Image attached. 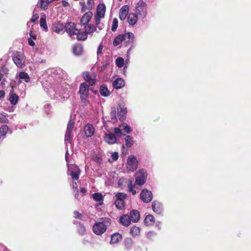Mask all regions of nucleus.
<instances>
[{
  "mask_svg": "<svg viewBox=\"0 0 251 251\" xmlns=\"http://www.w3.org/2000/svg\"><path fill=\"white\" fill-rule=\"evenodd\" d=\"M111 220L108 218H104L101 222L96 223L93 226L94 232L98 235L102 234L106 230L107 227L111 224Z\"/></svg>",
  "mask_w": 251,
  "mask_h": 251,
  "instance_id": "obj_2",
  "label": "nucleus"
},
{
  "mask_svg": "<svg viewBox=\"0 0 251 251\" xmlns=\"http://www.w3.org/2000/svg\"><path fill=\"white\" fill-rule=\"evenodd\" d=\"M125 85V82L123 79L119 77L113 82V86L116 89H121Z\"/></svg>",
  "mask_w": 251,
  "mask_h": 251,
  "instance_id": "obj_19",
  "label": "nucleus"
},
{
  "mask_svg": "<svg viewBox=\"0 0 251 251\" xmlns=\"http://www.w3.org/2000/svg\"><path fill=\"white\" fill-rule=\"evenodd\" d=\"M118 25V21L116 18H114L113 20L111 30L113 31H116V30L117 28Z\"/></svg>",
  "mask_w": 251,
  "mask_h": 251,
  "instance_id": "obj_44",
  "label": "nucleus"
},
{
  "mask_svg": "<svg viewBox=\"0 0 251 251\" xmlns=\"http://www.w3.org/2000/svg\"><path fill=\"white\" fill-rule=\"evenodd\" d=\"M138 16L135 13H129L127 17V22L131 25H135L137 22Z\"/></svg>",
  "mask_w": 251,
  "mask_h": 251,
  "instance_id": "obj_24",
  "label": "nucleus"
},
{
  "mask_svg": "<svg viewBox=\"0 0 251 251\" xmlns=\"http://www.w3.org/2000/svg\"><path fill=\"white\" fill-rule=\"evenodd\" d=\"M65 25L60 22H57L53 24L52 30L57 34H62L64 32Z\"/></svg>",
  "mask_w": 251,
  "mask_h": 251,
  "instance_id": "obj_14",
  "label": "nucleus"
},
{
  "mask_svg": "<svg viewBox=\"0 0 251 251\" xmlns=\"http://www.w3.org/2000/svg\"><path fill=\"white\" fill-rule=\"evenodd\" d=\"M84 26V31H82V32H84L87 36V34H91L95 32L97 30L96 27L92 24H87Z\"/></svg>",
  "mask_w": 251,
  "mask_h": 251,
  "instance_id": "obj_16",
  "label": "nucleus"
},
{
  "mask_svg": "<svg viewBox=\"0 0 251 251\" xmlns=\"http://www.w3.org/2000/svg\"><path fill=\"white\" fill-rule=\"evenodd\" d=\"M130 231L133 236H137L140 234V228L136 226H134L131 227Z\"/></svg>",
  "mask_w": 251,
  "mask_h": 251,
  "instance_id": "obj_36",
  "label": "nucleus"
},
{
  "mask_svg": "<svg viewBox=\"0 0 251 251\" xmlns=\"http://www.w3.org/2000/svg\"><path fill=\"white\" fill-rule=\"evenodd\" d=\"M133 187V186L132 185V181L131 180H128V184H127L128 188H132Z\"/></svg>",
  "mask_w": 251,
  "mask_h": 251,
  "instance_id": "obj_61",
  "label": "nucleus"
},
{
  "mask_svg": "<svg viewBox=\"0 0 251 251\" xmlns=\"http://www.w3.org/2000/svg\"><path fill=\"white\" fill-rule=\"evenodd\" d=\"M152 208L154 212L157 214H160L162 211V204L158 201H153L152 204Z\"/></svg>",
  "mask_w": 251,
  "mask_h": 251,
  "instance_id": "obj_21",
  "label": "nucleus"
},
{
  "mask_svg": "<svg viewBox=\"0 0 251 251\" xmlns=\"http://www.w3.org/2000/svg\"><path fill=\"white\" fill-rule=\"evenodd\" d=\"M75 192V199H77L78 197V190H76V191H74Z\"/></svg>",
  "mask_w": 251,
  "mask_h": 251,
  "instance_id": "obj_63",
  "label": "nucleus"
},
{
  "mask_svg": "<svg viewBox=\"0 0 251 251\" xmlns=\"http://www.w3.org/2000/svg\"><path fill=\"white\" fill-rule=\"evenodd\" d=\"M72 187L74 189V191L78 190L77 185L76 182H73Z\"/></svg>",
  "mask_w": 251,
  "mask_h": 251,
  "instance_id": "obj_58",
  "label": "nucleus"
},
{
  "mask_svg": "<svg viewBox=\"0 0 251 251\" xmlns=\"http://www.w3.org/2000/svg\"><path fill=\"white\" fill-rule=\"evenodd\" d=\"M79 93L81 101L85 102L89 95V86L86 82H83L80 84Z\"/></svg>",
  "mask_w": 251,
  "mask_h": 251,
  "instance_id": "obj_5",
  "label": "nucleus"
},
{
  "mask_svg": "<svg viewBox=\"0 0 251 251\" xmlns=\"http://www.w3.org/2000/svg\"><path fill=\"white\" fill-rule=\"evenodd\" d=\"M100 92L101 96L107 97L110 95V91L105 85H102L100 86Z\"/></svg>",
  "mask_w": 251,
  "mask_h": 251,
  "instance_id": "obj_31",
  "label": "nucleus"
},
{
  "mask_svg": "<svg viewBox=\"0 0 251 251\" xmlns=\"http://www.w3.org/2000/svg\"><path fill=\"white\" fill-rule=\"evenodd\" d=\"M138 167V161L135 156L130 155L126 161V168L128 172H134Z\"/></svg>",
  "mask_w": 251,
  "mask_h": 251,
  "instance_id": "obj_6",
  "label": "nucleus"
},
{
  "mask_svg": "<svg viewBox=\"0 0 251 251\" xmlns=\"http://www.w3.org/2000/svg\"><path fill=\"white\" fill-rule=\"evenodd\" d=\"M116 200L123 201L126 198L127 195L124 193H119L116 195Z\"/></svg>",
  "mask_w": 251,
  "mask_h": 251,
  "instance_id": "obj_42",
  "label": "nucleus"
},
{
  "mask_svg": "<svg viewBox=\"0 0 251 251\" xmlns=\"http://www.w3.org/2000/svg\"><path fill=\"white\" fill-rule=\"evenodd\" d=\"M87 9L88 10H92L95 6V2L94 0H87Z\"/></svg>",
  "mask_w": 251,
  "mask_h": 251,
  "instance_id": "obj_43",
  "label": "nucleus"
},
{
  "mask_svg": "<svg viewBox=\"0 0 251 251\" xmlns=\"http://www.w3.org/2000/svg\"><path fill=\"white\" fill-rule=\"evenodd\" d=\"M129 11V7L127 5H124L121 7L119 12V18L121 20H124L127 15Z\"/></svg>",
  "mask_w": 251,
  "mask_h": 251,
  "instance_id": "obj_17",
  "label": "nucleus"
},
{
  "mask_svg": "<svg viewBox=\"0 0 251 251\" xmlns=\"http://www.w3.org/2000/svg\"><path fill=\"white\" fill-rule=\"evenodd\" d=\"M155 235V233L153 232H150L148 233L147 236L149 238H151L152 236Z\"/></svg>",
  "mask_w": 251,
  "mask_h": 251,
  "instance_id": "obj_59",
  "label": "nucleus"
},
{
  "mask_svg": "<svg viewBox=\"0 0 251 251\" xmlns=\"http://www.w3.org/2000/svg\"><path fill=\"white\" fill-rule=\"evenodd\" d=\"M74 125L75 122L70 120L68 124L67 131L65 135V141L66 144L71 143L72 138L71 132L74 129Z\"/></svg>",
  "mask_w": 251,
  "mask_h": 251,
  "instance_id": "obj_10",
  "label": "nucleus"
},
{
  "mask_svg": "<svg viewBox=\"0 0 251 251\" xmlns=\"http://www.w3.org/2000/svg\"><path fill=\"white\" fill-rule=\"evenodd\" d=\"M93 15L92 12L88 11L85 13L82 17L80 20V23L82 26H84L88 24L91 21Z\"/></svg>",
  "mask_w": 251,
  "mask_h": 251,
  "instance_id": "obj_15",
  "label": "nucleus"
},
{
  "mask_svg": "<svg viewBox=\"0 0 251 251\" xmlns=\"http://www.w3.org/2000/svg\"><path fill=\"white\" fill-rule=\"evenodd\" d=\"M123 42V37L122 35H120L118 36H117L113 41V45L115 46H117L119 45L120 43H122Z\"/></svg>",
  "mask_w": 251,
  "mask_h": 251,
  "instance_id": "obj_37",
  "label": "nucleus"
},
{
  "mask_svg": "<svg viewBox=\"0 0 251 251\" xmlns=\"http://www.w3.org/2000/svg\"><path fill=\"white\" fill-rule=\"evenodd\" d=\"M147 173L144 170H139L135 174V183L137 185L141 186L146 180Z\"/></svg>",
  "mask_w": 251,
  "mask_h": 251,
  "instance_id": "obj_7",
  "label": "nucleus"
},
{
  "mask_svg": "<svg viewBox=\"0 0 251 251\" xmlns=\"http://www.w3.org/2000/svg\"><path fill=\"white\" fill-rule=\"evenodd\" d=\"M62 5H63V6L64 7H67V6H69V3L68 1L65 0H63L62 1Z\"/></svg>",
  "mask_w": 251,
  "mask_h": 251,
  "instance_id": "obj_57",
  "label": "nucleus"
},
{
  "mask_svg": "<svg viewBox=\"0 0 251 251\" xmlns=\"http://www.w3.org/2000/svg\"><path fill=\"white\" fill-rule=\"evenodd\" d=\"M132 241L130 239H127L125 241V246L127 249H129L131 248L132 245Z\"/></svg>",
  "mask_w": 251,
  "mask_h": 251,
  "instance_id": "obj_46",
  "label": "nucleus"
},
{
  "mask_svg": "<svg viewBox=\"0 0 251 251\" xmlns=\"http://www.w3.org/2000/svg\"><path fill=\"white\" fill-rule=\"evenodd\" d=\"M65 28L66 31L72 39L83 41L87 39L85 33L80 31L77 28L76 25L74 23H67L65 25Z\"/></svg>",
  "mask_w": 251,
  "mask_h": 251,
  "instance_id": "obj_1",
  "label": "nucleus"
},
{
  "mask_svg": "<svg viewBox=\"0 0 251 251\" xmlns=\"http://www.w3.org/2000/svg\"><path fill=\"white\" fill-rule=\"evenodd\" d=\"M13 60L16 66L23 68L25 65V59L24 54L19 52H16L13 56Z\"/></svg>",
  "mask_w": 251,
  "mask_h": 251,
  "instance_id": "obj_8",
  "label": "nucleus"
},
{
  "mask_svg": "<svg viewBox=\"0 0 251 251\" xmlns=\"http://www.w3.org/2000/svg\"><path fill=\"white\" fill-rule=\"evenodd\" d=\"M28 42L29 45H30V46H32V47L35 46V43L33 41L32 39L29 38L28 39Z\"/></svg>",
  "mask_w": 251,
  "mask_h": 251,
  "instance_id": "obj_56",
  "label": "nucleus"
},
{
  "mask_svg": "<svg viewBox=\"0 0 251 251\" xmlns=\"http://www.w3.org/2000/svg\"><path fill=\"white\" fill-rule=\"evenodd\" d=\"M136 15L140 18L144 19L147 15V4L142 0L138 1L135 7Z\"/></svg>",
  "mask_w": 251,
  "mask_h": 251,
  "instance_id": "obj_3",
  "label": "nucleus"
},
{
  "mask_svg": "<svg viewBox=\"0 0 251 251\" xmlns=\"http://www.w3.org/2000/svg\"><path fill=\"white\" fill-rule=\"evenodd\" d=\"M126 183V179L122 177L119 180L118 184L119 187L123 188L124 186H125V184Z\"/></svg>",
  "mask_w": 251,
  "mask_h": 251,
  "instance_id": "obj_45",
  "label": "nucleus"
},
{
  "mask_svg": "<svg viewBox=\"0 0 251 251\" xmlns=\"http://www.w3.org/2000/svg\"><path fill=\"white\" fill-rule=\"evenodd\" d=\"M8 100L11 104L15 105L18 103L19 98L17 95L15 93L10 92Z\"/></svg>",
  "mask_w": 251,
  "mask_h": 251,
  "instance_id": "obj_28",
  "label": "nucleus"
},
{
  "mask_svg": "<svg viewBox=\"0 0 251 251\" xmlns=\"http://www.w3.org/2000/svg\"><path fill=\"white\" fill-rule=\"evenodd\" d=\"M116 112L115 109H113L112 110V111L111 112V116L112 120H115L116 119Z\"/></svg>",
  "mask_w": 251,
  "mask_h": 251,
  "instance_id": "obj_52",
  "label": "nucleus"
},
{
  "mask_svg": "<svg viewBox=\"0 0 251 251\" xmlns=\"http://www.w3.org/2000/svg\"><path fill=\"white\" fill-rule=\"evenodd\" d=\"M84 131L87 137H91L94 134L95 128L92 125L88 124L85 126Z\"/></svg>",
  "mask_w": 251,
  "mask_h": 251,
  "instance_id": "obj_18",
  "label": "nucleus"
},
{
  "mask_svg": "<svg viewBox=\"0 0 251 251\" xmlns=\"http://www.w3.org/2000/svg\"><path fill=\"white\" fill-rule=\"evenodd\" d=\"M140 198L144 202L149 203L152 199V193L147 189H144L140 194Z\"/></svg>",
  "mask_w": 251,
  "mask_h": 251,
  "instance_id": "obj_11",
  "label": "nucleus"
},
{
  "mask_svg": "<svg viewBox=\"0 0 251 251\" xmlns=\"http://www.w3.org/2000/svg\"><path fill=\"white\" fill-rule=\"evenodd\" d=\"M122 239V236L119 233H115L111 236L110 241L111 244H115L118 243Z\"/></svg>",
  "mask_w": 251,
  "mask_h": 251,
  "instance_id": "obj_29",
  "label": "nucleus"
},
{
  "mask_svg": "<svg viewBox=\"0 0 251 251\" xmlns=\"http://www.w3.org/2000/svg\"><path fill=\"white\" fill-rule=\"evenodd\" d=\"M68 174L71 176L72 179L77 180L79 178L80 170L75 165L71 164L68 165Z\"/></svg>",
  "mask_w": 251,
  "mask_h": 251,
  "instance_id": "obj_9",
  "label": "nucleus"
},
{
  "mask_svg": "<svg viewBox=\"0 0 251 251\" xmlns=\"http://www.w3.org/2000/svg\"><path fill=\"white\" fill-rule=\"evenodd\" d=\"M83 76L84 80L88 82L89 85H93L96 82V76L94 74H90L88 72L83 73Z\"/></svg>",
  "mask_w": 251,
  "mask_h": 251,
  "instance_id": "obj_13",
  "label": "nucleus"
},
{
  "mask_svg": "<svg viewBox=\"0 0 251 251\" xmlns=\"http://www.w3.org/2000/svg\"><path fill=\"white\" fill-rule=\"evenodd\" d=\"M126 113V108L124 106H119L118 108V115L120 120H124Z\"/></svg>",
  "mask_w": 251,
  "mask_h": 251,
  "instance_id": "obj_26",
  "label": "nucleus"
},
{
  "mask_svg": "<svg viewBox=\"0 0 251 251\" xmlns=\"http://www.w3.org/2000/svg\"><path fill=\"white\" fill-rule=\"evenodd\" d=\"M119 154L117 152H115L111 154V158L114 161L117 160L118 159Z\"/></svg>",
  "mask_w": 251,
  "mask_h": 251,
  "instance_id": "obj_49",
  "label": "nucleus"
},
{
  "mask_svg": "<svg viewBox=\"0 0 251 251\" xmlns=\"http://www.w3.org/2000/svg\"><path fill=\"white\" fill-rule=\"evenodd\" d=\"M0 123H7L8 120L6 116L1 113H0Z\"/></svg>",
  "mask_w": 251,
  "mask_h": 251,
  "instance_id": "obj_47",
  "label": "nucleus"
},
{
  "mask_svg": "<svg viewBox=\"0 0 251 251\" xmlns=\"http://www.w3.org/2000/svg\"><path fill=\"white\" fill-rule=\"evenodd\" d=\"M131 221L129 216L127 215H123L120 218V223L125 226H128L130 224Z\"/></svg>",
  "mask_w": 251,
  "mask_h": 251,
  "instance_id": "obj_23",
  "label": "nucleus"
},
{
  "mask_svg": "<svg viewBox=\"0 0 251 251\" xmlns=\"http://www.w3.org/2000/svg\"><path fill=\"white\" fill-rule=\"evenodd\" d=\"M122 35L123 37V42L126 43H131L134 40V36L131 32H127Z\"/></svg>",
  "mask_w": 251,
  "mask_h": 251,
  "instance_id": "obj_25",
  "label": "nucleus"
},
{
  "mask_svg": "<svg viewBox=\"0 0 251 251\" xmlns=\"http://www.w3.org/2000/svg\"><path fill=\"white\" fill-rule=\"evenodd\" d=\"M102 49H103V46L102 45V44H100L98 49V50H97L98 54H100L102 53Z\"/></svg>",
  "mask_w": 251,
  "mask_h": 251,
  "instance_id": "obj_53",
  "label": "nucleus"
},
{
  "mask_svg": "<svg viewBox=\"0 0 251 251\" xmlns=\"http://www.w3.org/2000/svg\"><path fill=\"white\" fill-rule=\"evenodd\" d=\"M122 131H124L126 133H129L131 131V129L126 123H123L120 126L119 128L117 127L114 129L115 133L119 136L122 135Z\"/></svg>",
  "mask_w": 251,
  "mask_h": 251,
  "instance_id": "obj_12",
  "label": "nucleus"
},
{
  "mask_svg": "<svg viewBox=\"0 0 251 251\" xmlns=\"http://www.w3.org/2000/svg\"><path fill=\"white\" fill-rule=\"evenodd\" d=\"M78 231L81 234H83L85 231V228L84 226L81 225H79V227L78 229Z\"/></svg>",
  "mask_w": 251,
  "mask_h": 251,
  "instance_id": "obj_51",
  "label": "nucleus"
},
{
  "mask_svg": "<svg viewBox=\"0 0 251 251\" xmlns=\"http://www.w3.org/2000/svg\"><path fill=\"white\" fill-rule=\"evenodd\" d=\"M40 25L41 27H43L45 30L48 29V26L46 23V16L45 15H42L40 21Z\"/></svg>",
  "mask_w": 251,
  "mask_h": 251,
  "instance_id": "obj_35",
  "label": "nucleus"
},
{
  "mask_svg": "<svg viewBox=\"0 0 251 251\" xmlns=\"http://www.w3.org/2000/svg\"><path fill=\"white\" fill-rule=\"evenodd\" d=\"M39 18V15L38 14H34L30 19L31 22H35Z\"/></svg>",
  "mask_w": 251,
  "mask_h": 251,
  "instance_id": "obj_48",
  "label": "nucleus"
},
{
  "mask_svg": "<svg viewBox=\"0 0 251 251\" xmlns=\"http://www.w3.org/2000/svg\"><path fill=\"white\" fill-rule=\"evenodd\" d=\"M129 217L133 223L137 222L140 218L139 212L136 210H132L130 212Z\"/></svg>",
  "mask_w": 251,
  "mask_h": 251,
  "instance_id": "obj_20",
  "label": "nucleus"
},
{
  "mask_svg": "<svg viewBox=\"0 0 251 251\" xmlns=\"http://www.w3.org/2000/svg\"><path fill=\"white\" fill-rule=\"evenodd\" d=\"M50 2L49 0H39V7L43 10H46Z\"/></svg>",
  "mask_w": 251,
  "mask_h": 251,
  "instance_id": "obj_30",
  "label": "nucleus"
},
{
  "mask_svg": "<svg viewBox=\"0 0 251 251\" xmlns=\"http://www.w3.org/2000/svg\"><path fill=\"white\" fill-rule=\"evenodd\" d=\"M5 95V93L3 91L0 90V100L3 98Z\"/></svg>",
  "mask_w": 251,
  "mask_h": 251,
  "instance_id": "obj_62",
  "label": "nucleus"
},
{
  "mask_svg": "<svg viewBox=\"0 0 251 251\" xmlns=\"http://www.w3.org/2000/svg\"><path fill=\"white\" fill-rule=\"evenodd\" d=\"M145 223L147 226H151L154 223V218L152 215H147L145 219Z\"/></svg>",
  "mask_w": 251,
  "mask_h": 251,
  "instance_id": "obj_32",
  "label": "nucleus"
},
{
  "mask_svg": "<svg viewBox=\"0 0 251 251\" xmlns=\"http://www.w3.org/2000/svg\"><path fill=\"white\" fill-rule=\"evenodd\" d=\"M29 35L30 37L32 38V39L35 40L36 39L37 34L35 32L30 30L29 32Z\"/></svg>",
  "mask_w": 251,
  "mask_h": 251,
  "instance_id": "obj_50",
  "label": "nucleus"
},
{
  "mask_svg": "<svg viewBox=\"0 0 251 251\" xmlns=\"http://www.w3.org/2000/svg\"><path fill=\"white\" fill-rule=\"evenodd\" d=\"M80 4L82 6V11H85L87 9V8L86 7L85 3L84 2H80Z\"/></svg>",
  "mask_w": 251,
  "mask_h": 251,
  "instance_id": "obj_55",
  "label": "nucleus"
},
{
  "mask_svg": "<svg viewBox=\"0 0 251 251\" xmlns=\"http://www.w3.org/2000/svg\"><path fill=\"white\" fill-rule=\"evenodd\" d=\"M8 131V127L6 125H3L0 127V142L3 140Z\"/></svg>",
  "mask_w": 251,
  "mask_h": 251,
  "instance_id": "obj_27",
  "label": "nucleus"
},
{
  "mask_svg": "<svg viewBox=\"0 0 251 251\" xmlns=\"http://www.w3.org/2000/svg\"><path fill=\"white\" fill-rule=\"evenodd\" d=\"M73 51L74 54L79 55L82 52V47L80 45H75L73 47Z\"/></svg>",
  "mask_w": 251,
  "mask_h": 251,
  "instance_id": "obj_33",
  "label": "nucleus"
},
{
  "mask_svg": "<svg viewBox=\"0 0 251 251\" xmlns=\"http://www.w3.org/2000/svg\"><path fill=\"white\" fill-rule=\"evenodd\" d=\"M115 204L118 209H121L124 207L125 202L123 201L116 200L115 201Z\"/></svg>",
  "mask_w": 251,
  "mask_h": 251,
  "instance_id": "obj_39",
  "label": "nucleus"
},
{
  "mask_svg": "<svg viewBox=\"0 0 251 251\" xmlns=\"http://www.w3.org/2000/svg\"><path fill=\"white\" fill-rule=\"evenodd\" d=\"M93 198L96 201H100L102 200V195L100 193H94L92 195Z\"/></svg>",
  "mask_w": 251,
  "mask_h": 251,
  "instance_id": "obj_41",
  "label": "nucleus"
},
{
  "mask_svg": "<svg viewBox=\"0 0 251 251\" xmlns=\"http://www.w3.org/2000/svg\"><path fill=\"white\" fill-rule=\"evenodd\" d=\"M125 142L126 145L127 147H130L133 144V141L132 138L128 135L126 136Z\"/></svg>",
  "mask_w": 251,
  "mask_h": 251,
  "instance_id": "obj_40",
  "label": "nucleus"
},
{
  "mask_svg": "<svg viewBox=\"0 0 251 251\" xmlns=\"http://www.w3.org/2000/svg\"><path fill=\"white\" fill-rule=\"evenodd\" d=\"M129 192L132 193L133 195H135L136 194V192L135 190L133 189V187L128 188Z\"/></svg>",
  "mask_w": 251,
  "mask_h": 251,
  "instance_id": "obj_60",
  "label": "nucleus"
},
{
  "mask_svg": "<svg viewBox=\"0 0 251 251\" xmlns=\"http://www.w3.org/2000/svg\"><path fill=\"white\" fill-rule=\"evenodd\" d=\"M80 192L82 193H85L86 192H87V190L85 188H82L80 189Z\"/></svg>",
  "mask_w": 251,
  "mask_h": 251,
  "instance_id": "obj_64",
  "label": "nucleus"
},
{
  "mask_svg": "<svg viewBox=\"0 0 251 251\" xmlns=\"http://www.w3.org/2000/svg\"><path fill=\"white\" fill-rule=\"evenodd\" d=\"M106 6L104 3H100L97 7L96 13L95 15V23L97 25L100 24V20L105 16Z\"/></svg>",
  "mask_w": 251,
  "mask_h": 251,
  "instance_id": "obj_4",
  "label": "nucleus"
},
{
  "mask_svg": "<svg viewBox=\"0 0 251 251\" xmlns=\"http://www.w3.org/2000/svg\"><path fill=\"white\" fill-rule=\"evenodd\" d=\"M19 78L20 79H24L25 82H28L30 81L28 75L25 72H21L19 74Z\"/></svg>",
  "mask_w": 251,
  "mask_h": 251,
  "instance_id": "obj_34",
  "label": "nucleus"
},
{
  "mask_svg": "<svg viewBox=\"0 0 251 251\" xmlns=\"http://www.w3.org/2000/svg\"><path fill=\"white\" fill-rule=\"evenodd\" d=\"M124 59L122 57H118L115 61L116 66L119 68H122L124 65Z\"/></svg>",
  "mask_w": 251,
  "mask_h": 251,
  "instance_id": "obj_38",
  "label": "nucleus"
},
{
  "mask_svg": "<svg viewBox=\"0 0 251 251\" xmlns=\"http://www.w3.org/2000/svg\"><path fill=\"white\" fill-rule=\"evenodd\" d=\"M104 140L109 144H113L116 142V138L114 134L109 133L105 134Z\"/></svg>",
  "mask_w": 251,
  "mask_h": 251,
  "instance_id": "obj_22",
  "label": "nucleus"
},
{
  "mask_svg": "<svg viewBox=\"0 0 251 251\" xmlns=\"http://www.w3.org/2000/svg\"><path fill=\"white\" fill-rule=\"evenodd\" d=\"M74 214L75 218H80L81 217V214L77 211H75Z\"/></svg>",
  "mask_w": 251,
  "mask_h": 251,
  "instance_id": "obj_54",
  "label": "nucleus"
}]
</instances>
